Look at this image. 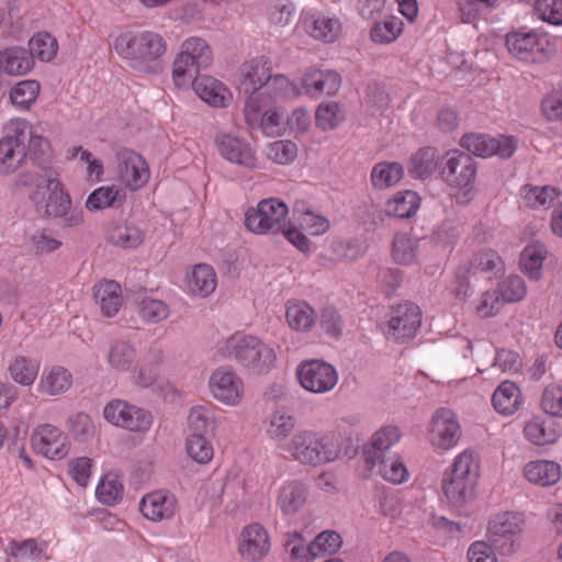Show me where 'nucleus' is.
Here are the masks:
<instances>
[{
  "instance_id": "1",
  "label": "nucleus",
  "mask_w": 562,
  "mask_h": 562,
  "mask_svg": "<svg viewBox=\"0 0 562 562\" xmlns=\"http://www.w3.org/2000/svg\"><path fill=\"white\" fill-rule=\"evenodd\" d=\"M116 53L132 61V67L144 72L159 70V58L166 50L164 38L153 32H126L113 43Z\"/></svg>"
},
{
  "instance_id": "2",
  "label": "nucleus",
  "mask_w": 562,
  "mask_h": 562,
  "mask_svg": "<svg viewBox=\"0 0 562 562\" xmlns=\"http://www.w3.org/2000/svg\"><path fill=\"white\" fill-rule=\"evenodd\" d=\"M43 182L47 191L38 199L40 190L33 195L36 211L43 218H61L63 226L77 227L85 222L83 211L71 207L70 195L64 190L57 173L50 168H43Z\"/></svg>"
},
{
  "instance_id": "3",
  "label": "nucleus",
  "mask_w": 562,
  "mask_h": 562,
  "mask_svg": "<svg viewBox=\"0 0 562 562\" xmlns=\"http://www.w3.org/2000/svg\"><path fill=\"white\" fill-rule=\"evenodd\" d=\"M285 451L300 464L311 467L331 462L339 453L337 446L328 436L307 429L295 432Z\"/></svg>"
},
{
  "instance_id": "4",
  "label": "nucleus",
  "mask_w": 562,
  "mask_h": 562,
  "mask_svg": "<svg viewBox=\"0 0 562 562\" xmlns=\"http://www.w3.org/2000/svg\"><path fill=\"white\" fill-rule=\"evenodd\" d=\"M228 357L256 374L267 373L277 360L272 348L251 335H236L225 342Z\"/></svg>"
},
{
  "instance_id": "5",
  "label": "nucleus",
  "mask_w": 562,
  "mask_h": 562,
  "mask_svg": "<svg viewBox=\"0 0 562 562\" xmlns=\"http://www.w3.org/2000/svg\"><path fill=\"white\" fill-rule=\"evenodd\" d=\"M213 59L212 50L203 38L190 37L182 44V50L173 61L172 78L178 87L189 86L201 70L206 69Z\"/></svg>"
},
{
  "instance_id": "6",
  "label": "nucleus",
  "mask_w": 562,
  "mask_h": 562,
  "mask_svg": "<svg viewBox=\"0 0 562 562\" xmlns=\"http://www.w3.org/2000/svg\"><path fill=\"white\" fill-rule=\"evenodd\" d=\"M288 205L271 198L262 200L245 214L246 227L256 234H277L286 226Z\"/></svg>"
},
{
  "instance_id": "7",
  "label": "nucleus",
  "mask_w": 562,
  "mask_h": 562,
  "mask_svg": "<svg viewBox=\"0 0 562 562\" xmlns=\"http://www.w3.org/2000/svg\"><path fill=\"white\" fill-rule=\"evenodd\" d=\"M25 120L10 121L5 126V134L0 139V173L8 175L18 170L27 159L24 138L26 135Z\"/></svg>"
},
{
  "instance_id": "8",
  "label": "nucleus",
  "mask_w": 562,
  "mask_h": 562,
  "mask_svg": "<svg viewBox=\"0 0 562 562\" xmlns=\"http://www.w3.org/2000/svg\"><path fill=\"white\" fill-rule=\"evenodd\" d=\"M389 316V339L400 344L413 339L422 325L420 308L411 301L393 305Z\"/></svg>"
},
{
  "instance_id": "9",
  "label": "nucleus",
  "mask_w": 562,
  "mask_h": 562,
  "mask_svg": "<svg viewBox=\"0 0 562 562\" xmlns=\"http://www.w3.org/2000/svg\"><path fill=\"white\" fill-rule=\"evenodd\" d=\"M296 374L300 384L308 392L323 394L331 391L338 382L336 369L323 360L303 361Z\"/></svg>"
},
{
  "instance_id": "10",
  "label": "nucleus",
  "mask_w": 562,
  "mask_h": 562,
  "mask_svg": "<svg viewBox=\"0 0 562 562\" xmlns=\"http://www.w3.org/2000/svg\"><path fill=\"white\" fill-rule=\"evenodd\" d=\"M504 269V263L498 254L493 249H483L472 257L471 260L461 265L456 271L457 288L454 293L458 297H465L469 290V274L471 272H484L497 274Z\"/></svg>"
},
{
  "instance_id": "11",
  "label": "nucleus",
  "mask_w": 562,
  "mask_h": 562,
  "mask_svg": "<svg viewBox=\"0 0 562 562\" xmlns=\"http://www.w3.org/2000/svg\"><path fill=\"white\" fill-rule=\"evenodd\" d=\"M520 514L505 512L497 514L488 524V540L503 554L514 551L515 537L522 530Z\"/></svg>"
},
{
  "instance_id": "12",
  "label": "nucleus",
  "mask_w": 562,
  "mask_h": 562,
  "mask_svg": "<svg viewBox=\"0 0 562 562\" xmlns=\"http://www.w3.org/2000/svg\"><path fill=\"white\" fill-rule=\"evenodd\" d=\"M461 146L480 157L497 155L503 159L510 158L516 148L517 140L512 136L491 137L485 134H467L461 138Z\"/></svg>"
},
{
  "instance_id": "13",
  "label": "nucleus",
  "mask_w": 562,
  "mask_h": 562,
  "mask_svg": "<svg viewBox=\"0 0 562 562\" xmlns=\"http://www.w3.org/2000/svg\"><path fill=\"white\" fill-rule=\"evenodd\" d=\"M115 157L119 177L128 189L135 191L148 181V166L138 153L120 147L116 149Z\"/></svg>"
},
{
  "instance_id": "14",
  "label": "nucleus",
  "mask_w": 562,
  "mask_h": 562,
  "mask_svg": "<svg viewBox=\"0 0 562 562\" xmlns=\"http://www.w3.org/2000/svg\"><path fill=\"white\" fill-rule=\"evenodd\" d=\"M214 145L225 160L246 169L257 167L256 153L246 139L227 133H218L214 138Z\"/></svg>"
},
{
  "instance_id": "15",
  "label": "nucleus",
  "mask_w": 562,
  "mask_h": 562,
  "mask_svg": "<svg viewBox=\"0 0 562 562\" xmlns=\"http://www.w3.org/2000/svg\"><path fill=\"white\" fill-rule=\"evenodd\" d=\"M476 170V161L469 153L453 150L448 153L442 178L450 187L468 188L474 182Z\"/></svg>"
},
{
  "instance_id": "16",
  "label": "nucleus",
  "mask_w": 562,
  "mask_h": 562,
  "mask_svg": "<svg viewBox=\"0 0 562 562\" xmlns=\"http://www.w3.org/2000/svg\"><path fill=\"white\" fill-rule=\"evenodd\" d=\"M363 479L380 476L386 479V427L383 426L374 432L371 440L364 445L363 451Z\"/></svg>"
},
{
  "instance_id": "17",
  "label": "nucleus",
  "mask_w": 562,
  "mask_h": 562,
  "mask_svg": "<svg viewBox=\"0 0 562 562\" xmlns=\"http://www.w3.org/2000/svg\"><path fill=\"white\" fill-rule=\"evenodd\" d=\"M430 441L437 448L448 450L457 445L460 439V425L456 415L448 408L436 411L430 423Z\"/></svg>"
},
{
  "instance_id": "18",
  "label": "nucleus",
  "mask_w": 562,
  "mask_h": 562,
  "mask_svg": "<svg viewBox=\"0 0 562 562\" xmlns=\"http://www.w3.org/2000/svg\"><path fill=\"white\" fill-rule=\"evenodd\" d=\"M31 441L37 453L50 460H60L69 452L61 431L49 424L38 426L32 434Z\"/></svg>"
},
{
  "instance_id": "19",
  "label": "nucleus",
  "mask_w": 562,
  "mask_h": 562,
  "mask_svg": "<svg viewBox=\"0 0 562 562\" xmlns=\"http://www.w3.org/2000/svg\"><path fill=\"white\" fill-rule=\"evenodd\" d=\"M213 396L227 405L237 404L244 392L243 381L235 372L227 369L215 370L209 381Z\"/></svg>"
},
{
  "instance_id": "20",
  "label": "nucleus",
  "mask_w": 562,
  "mask_h": 562,
  "mask_svg": "<svg viewBox=\"0 0 562 562\" xmlns=\"http://www.w3.org/2000/svg\"><path fill=\"white\" fill-rule=\"evenodd\" d=\"M271 543L267 530L260 524H250L240 533L238 551L248 561H259L270 551Z\"/></svg>"
},
{
  "instance_id": "21",
  "label": "nucleus",
  "mask_w": 562,
  "mask_h": 562,
  "mask_svg": "<svg viewBox=\"0 0 562 562\" xmlns=\"http://www.w3.org/2000/svg\"><path fill=\"white\" fill-rule=\"evenodd\" d=\"M189 85L201 100L214 108H226L232 101V93L227 87L211 76L199 74Z\"/></svg>"
},
{
  "instance_id": "22",
  "label": "nucleus",
  "mask_w": 562,
  "mask_h": 562,
  "mask_svg": "<svg viewBox=\"0 0 562 562\" xmlns=\"http://www.w3.org/2000/svg\"><path fill=\"white\" fill-rule=\"evenodd\" d=\"M308 498V487L300 480L285 481L277 494V506L284 516L301 512Z\"/></svg>"
},
{
  "instance_id": "23",
  "label": "nucleus",
  "mask_w": 562,
  "mask_h": 562,
  "mask_svg": "<svg viewBox=\"0 0 562 562\" xmlns=\"http://www.w3.org/2000/svg\"><path fill=\"white\" fill-rule=\"evenodd\" d=\"M271 70V61L265 57L244 64L240 69L239 91L256 93L259 89L265 88Z\"/></svg>"
},
{
  "instance_id": "24",
  "label": "nucleus",
  "mask_w": 562,
  "mask_h": 562,
  "mask_svg": "<svg viewBox=\"0 0 562 562\" xmlns=\"http://www.w3.org/2000/svg\"><path fill=\"white\" fill-rule=\"evenodd\" d=\"M302 85L305 92L312 97L331 95L339 90L341 78L333 70L313 69L304 74Z\"/></svg>"
},
{
  "instance_id": "25",
  "label": "nucleus",
  "mask_w": 562,
  "mask_h": 562,
  "mask_svg": "<svg viewBox=\"0 0 562 562\" xmlns=\"http://www.w3.org/2000/svg\"><path fill=\"white\" fill-rule=\"evenodd\" d=\"M35 65L32 52L20 46L7 47L0 50V69L10 76H23Z\"/></svg>"
},
{
  "instance_id": "26",
  "label": "nucleus",
  "mask_w": 562,
  "mask_h": 562,
  "mask_svg": "<svg viewBox=\"0 0 562 562\" xmlns=\"http://www.w3.org/2000/svg\"><path fill=\"white\" fill-rule=\"evenodd\" d=\"M106 240L122 249H135L145 240V232L134 223H115L109 226Z\"/></svg>"
},
{
  "instance_id": "27",
  "label": "nucleus",
  "mask_w": 562,
  "mask_h": 562,
  "mask_svg": "<svg viewBox=\"0 0 562 562\" xmlns=\"http://www.w3.org/2000/svg\"><path fill=\"white\" fill-rule=\"evenodd\" d=\"M126 200L125 189L115 184L93 190L86 200V207L91 212L121 206Z\"/></svg>"
},
{
  "instance_id": "28",
  "label": "nucleus",
  "mask_w": 562,
  "mask_h": 562,
  "mask_svg": "<svg viewBox=\"0 0 562 562\" xmlns=\"http://www.w3.org/2000/svg\"><path fill=\"white\" fill-rule=\"evenodd\" d=\"M476 482L451 473L442 480V491L453 506H463L473 498Z\"/></svg>"
},
{
  "instance_id": "29",
  "label": "nucleus",
  "mask_w": 562,
  "mask_h": 562,
  "mask_svg": "<svg viewBox=\"0 0 562 562\" xmlns=\"http://www.w3.org/2000/svg\"><path fill=\"white\" fill-rule=\"evenodd\" d=\"M524 475L530 483L551 486L561 477L560 465L547 460L531 461L526 464Z\"/></svg>"
},
{
  "instance_id": "30",
  "label": "nucleus",
  "mask_w": 562,
  "mask_h": 562,
  "mask_svg": "<svg viewBox=\"0 0 562 562\" xmlns=\"http://www.w3.org/2000/svg\"><path fill=\"white\" fill-rule=\"evenodd\" d=\"M72 384L71 373L64 367H53L45 371L38 383V390L47 395H59L67 392Z\"/></svg>"
},
{
  "instance_id": "31",
  "label": "nucleus",
  "mask_w": 562,
  "mask_h": 562,
  "mask_svg": "<svg viewBox=\"0 0 562 562\" xmlns=\"http://www.w3.org/2000/svg\"><path fill=\"white\" fill-rule=\"evenodd\" d=\"M95 301L104 316H114L121 306V286L115 281H104L93 288Z\"/></svg>"
},
{
  "instance_id": "32",
  "label": "nucleus",
  "mask_w": 562,
  "mask_h": 562,
  "mask_svg": "<svg viewBox=\"0 0 562 562\" xmlns=\"http://www.w3.org/2000/svg\"><path fill=\"white\" fill-rule=\"evenodd\" d=\"M135 360L136 350L130 341L115 339L110 344L108 363L113 370L125 372L132 368Z\"/></svg>"
},
{
  "instance_id": "33",
  "label": "nucleus",
  "mask_w": 562,
  "mask_h": 562,
  "mask_svg": "<svg viewBox=\"0 0 562 562\" xmlns=\"http://www.w3.org/2000/svg\"><path fill=\"white\" fill-rule=\"evenodd\" d=\"M140 512L150 520H161L172 516L173 499L162 493H153L143 497Z\"/></svg>"
},
{
  "instance_id": "34",
  "label": "nucleus",
  "mask_w": 562,
  "mask_h": 562,
  "mask_svg": "<svg viewBox=\"0 0 562 562\" xmlns=\"http://www.w3.org/2000/svg\"><path fill=\"white\" fill-rule=\"evenodd\" d=\"M438 150L435 147H423L411 158L408 173L413 178L425 179L438 167Z\"/></svg>"
},
{
  "instance_id": "35",
  "label": "nucleus",
  "mask_w": 562,
  "mask_h": 562,
  "mask_svg": "<svg viewBox=\"0 0 562 562\" xmlns=\"http://www.w3.org/2000/svg\"><path fill=\"white\" fill-rule=\"evenodd\" d=\"M492 402L497 412L510 415L520 404V390L514 382L504 381L495 390Z\"/></svg>"
},
{
  "instance_id": "36",
  "label": "nucleus",
  "mask_w": 562,
  "mask_h": 562,
  "mask_svg": "<svg viewBox=\"0 0 562 562\" xmlns=\"http://www.w3.org/2000/svg\"><path fill=\"white\" fill-rule=\"evenodd\" d=\"M40 370L36 360L16 356L9 364L8 371L11 379L22 386H30L34 383Z\"/></svg>"
},
{
  "instance_id": "37",
  "label": "nucleus",
  "mask_w": 562,
  "mask_h": 562,
  "mask_svg": "<svg viewBox=\"0 0 562 562\" xmlns=\"http://www.w3.org/2000/svg\"><path fill=\"white\" fill-rule=\"evenodd\" d=\"M286 321L297 331H308L315 324V311L306 302H289Z\"/></svg>"
},
{
  "instance_id": "38",
  "label": "nucleus",
  "mask_w": 562,
  "mask_h": 562,
  "mask_svg": "<svg viewBox=\"0 0 562 562\" xmlns=\"http://www.w3.org/2000/svg\"><path fill=\"white\" fill-rule=\"evenodd\" d=\"M420 199L412 190H405L396 193L392 200H389V215L396 218H409L416 214L419 209Z\"/></svg>"
},
{
  "instance_id": "39",
  "label": "nucleus",
  "mask_w": 562,
  "mask_h": 562,
  "mask_svg": "<svg viewBox=\"0 0 562 562\" xmlns=\"http://www.w3.org/2000/svg\"><path fill=\"white\" fill-rule=\"evenodd\" d=\"M294 427V417L282 409L274 411L265 420L266 432L273 440H283L288 438Z\"/></svg>"
},
{
  "instance_id": "40",
  "label": "nucleus",
  "mask_w": 562,
  "mask_h": 562,
  "mask_svg": "<svg viewBox=\"0 0 562 562\" xmlns=\"http://www.w3.org/2000/svg\"><path fill=\"white\" fill-rule=\"evenodd\" d=\"M41 90L40 82L36 80H22L12 87L10 91V100L19 110H30L31 105L36 101Z\"/></svg>"
},
{
  "instance_id": "41",
  "label": "nucleus",
  "mask_w": 562,
  "mask_h": 562,
  "mask_svg": "<svg viewBox=\"0 0 562 562\" xmlns=\"http://www.w3.org/2000/svg\"><path fill=\"white\" fill-rule=\"evenodd\" d=\"M189 286L193 293L201 296L211 294L216 286V274L207 265H196L189 279Z\"/></svg>"
},
{
  "instance_id": "42",
  "label": "nucleus",
  "mask_w": 562,
  "mask_h": 562,
  "mask_svg": "<svg viewBox=\"0 0 562 562\" xmlns=\"http://www.w3.org/2000/svg\"><path fill=\"white\" fill-rule=\"evenodd\" d=\"M26 132L24 138V147H26L27 158H30L35 165L43 167L48 158L49 143L48 140L40 135H35L32 132V127L25 120Z\"/></svg>"
},
{
  "instance_id": "43",
  "label": "nucleus",
  "mask_w": 562,
  "mask_h": 562,
  "mask_svg": "<svg viewBox=\"0 0 562 562\" xmlns=\"http://www.w3.org/2000/svg\"><path fill=\"white\" fill-rule=\"evenodd\" d=\"M537 44V35L533 33H514L506 37L508 52L516 58L524 61L531 59V55Z\"/></svg>"
},
{
  "instance_id": "44",
  "label": "nucleus",
  "mask_w": 562,
  "mask_h": 562,
  "mask_svg": "<svg viewBox=\"0 0 562 562\" xmlns=\"http://www.w3.org/2000/svg\"><path fill=\"white\" fill-rule=\"evenodd\" d=\"M548 251L542 244L527 246L520 255V266L533 280H539L543 260Z\"/></svg>"
},
{
  "instance_id": "45",
  "label": "nucleus",
  "mask_w": 562,
  "mask_h": 562,
  "mask_svg": "<svg viewBox=\"0 0 562 562\" xmlns=\"http://www.w3.org/2000/svg\"><path fill=\"white\" fill-rule=\"evenodd\" d=\"M189 436H207L214 428L213 413L204 406H195L191 408L188 416Z\"/></svg>"
},
{
  "instance_id": "46",
  "label": "nucleus",
  "mask_w": 562,
  "mask_h": 562,
  "mask_svg": "<svg viewBox=\"0 0 562 562\" xmlns=\"http://www.w3.org/2000/svg\"><path fill=\"white\" fill-rule=\"evenodd\" d=\"M315 120L319 128L330 131L336 128L345 120V115L337 102L327 101L318 105Z\"/></svg>"
},
{
  "instance_id": "47",
  "label": "nucleus",
  "mask_w": 562,
  "mask_h": 562,
  "mask_svg": "<svg viewBox=\"0 0 562 562\" xmlns=\"http://www.w3.org/2000/svg\"><path fill=\"white\" fill-rule=\"evenodd\" d=\"M29 52H32V57H37L42 61L52 60L58 49V43L55 37L48 33H38L34 35L29 42Z\"/></svg>"
},
{
  "instance_id": "48",
  "label": "nucleus",
  "mask_w": 562,
  "mask_h": 562,
  "mask_svg": "<svg viewBox=\"0 0 562 562\" xmlns=\"http://www.w3.org/2000/svg\"><path fill=\"white\" fill-rule=\"evenodd\" d=\"M331 249L340 259L353 261L361 258L368 250L366 239L355 237L347 240H336Z\"/></svg>"
},
{
  "instance_id": "49",
  "label": "nucleus",
  "mask_w": 562,
  "mask_h": 562,
  "mask_svg": "<svg viewBox=\"0 0 562 562\" xmlns=\"http://www.w3.org/2000/svg\"><path fill=\"white\" fill-rule=\"evenodd\" d=\"M342 540L336 531H323L310 542V552L314 557L333 554L339 550Z\"/></svg>"
},
{
  "instance_id": "50",
  "label": "nucleus",
  "mask_w": 562,
  "mask_h": 562,
  "mask_svg": "<svg viewBox=\"0 0 562 562\" xmlns=\"http://www.w3.org/2000/svg\"><path fill=\"white\" fill-rule=\"evenodd\" d=\"M416 257V245L407 234H395L392 243V258L398 265H409Z\"/></svg>"
},
{
  "instance_id": "51",
  "label": "nucleus",
  "mask_w": 562,
  "mask_h": 562,
  "mask_svg": "<svg viewBox=\"0 0 562 562\" xmlns=\"http://www.w3.org/2000/svg\"><path fill=\"white\" fill-rule=\"evenodd\" d=\"M341 32L339 20L321 16L314 20L310 34L316 38L327 43H331L338 38Z\"/></svg>"
},
{
  "instance_id": "52",
  "label": "nucleus",
  "mask_w": 562,
  "mask_h": 562,
  "mask_svg": "<svg viewBox=\"0 0 562 562\" xmlns=\"http://www.w3.org/2000/svg\"><path fill=\"white\" fill-rule=\"evenodd\" d=\"M97 498L105 505L116 504L123 495V485L114 476L105 475L95 488Z\"/></svg>"
},
{
  "instance_id": "53",
  "label": "nucleus",
  "mask_w": 562,
  "mask_h": 562,
  "mask_svg": "<svg viewBox=\"0 0 562 562\" xmlns=\"http://www.w3.org/2000/svg\"><path fill=\"white\" fill-rule=\"evenodd\" d=\"M207 436H189L186 442L188 456L200 464H206L213 457V447Z\"/></svg>"
},
{
  "instance_id": "54",
  "label": "nucleus",
  "mask_w": 562,
  "mask_h": 562,
  "mask_svg": "<svg viewBox=\"0 0 562 562\" xmlns=\"http://www.w3.org/2000/svg\"><path fill=\"white\" fill-rule=\"evenodd\" d=\"M450 473L457 476L465 477L469 481L477 482L479 461L473 452L465 450L460 453L456 458Z\"/></svg>"
},
{
  "instance_id": "55",
  "label": "nucleus",
  "mask_w": 562,
  "mask_h": 562,
  "mask_svg": "<svg viewBox=\"0 0 562 562\" xmlns=\"http://www.w3.org/2000/svg\"><path fill=\"white\" fill-rule=\"evenodd\" d=\"M69 431L77 441H88L92 439L95 432L94 424L91 417L86 413H77L69 417Z\"/></svg>"
},
{
  "instance_id": "56",
  "label": "nucleus",
  "mask_w": 562,
  "mask_h": 562,
  "mask_svg": "<svg viewBox=\"0 0 562 562\" xmlns=\"http://www.w3.org/2000/svg\"><path fill=\"white\" fill-rule=\"evenodd\" d=\"M267 157L279 165H289L297 157V146L291 140H277L267 148Z\"/></svg>"
},
{
  "instance_id": "57",
  "label": "nucleus",
  "mask_w": 562,
  "mask_h": 562,
  "mask_svg": "<svg viewBox=\"0 0 562 562\" xmlns=\"http://www.w3.org/2000/svg\"><path fill=\"white\" fill-rule=\"evenodd\" d=\"M524 198L528 205L532 207L546 206L555 200L559 195V191L554 187H524Z\"/></svg>"
},
{
  "instance_id": "58",
  "label": "nucleus",
  "mask_w": 562,
  "mask_h": 562,
  "mask_svg": "<svg viewBox=\"0 0 562 562\" xmlns=\"http://www.w3.org/2000/svg\"><path fill=\"white\" fill-rule=\"evenodd\" d=\"M498 292L504 302H518L527 293L526 283L519 276H509L498 285Z\"/></svg>"
},
{
  "instance_id": "59",
  "label": "nucleus",
  "mask_w": 562,
  "mask_h": 562,
  "mask_svg": "<svg viewBox=\"0 0 562 562\" xmlns=\"http://www.w3.org/2000/svg\"><path fill=\"white\" fill-rule=\"evenodd\" d=\"M542 411L553 417H562V386L550 384L546 386L541 397Z\"/></svg>"
},
{
  "instance_id": "60",
  "label": "nucleus",
  "mask_w": 562,
  "mask_h": 562,
  "mask_svg": "<svg viewBox=\"0 0 562 562\" xmlns=\"http://www.w3.org/2000/svg\"><path fill=\"white\" fill-rule=\"evenodd\" d=\"M139 316L149 323H159L169 315L168 306L158 300L144 299L138 305Z\"/></svg>"
},
{
  "instance_id": "61",
  "label": "nucleus",
  "mask_w": 562,
  "mask_h": 562,
  "mask_svg": "<svg viewBox=\"0 0 562 562\" xmlns=\"http://www.w3.org/2000/svg\"><path fill=\"white\" fill-rule=\"evenodd\" d=\"M535 11L542 21L562 24V0H536Z\"/></svg>"
},
{
  "instance_id": "62",
  "label": "nucleus",
  "mask_w": 562,
  "mask_h": 562,
  "mask_svg": "<svg viewBox=\"0 0 562 562\" xmlns=\"http://www.w3.org/2000/svg\"><path fill=\"white\" fill-rule=\"evenodd\" d=\"M285 549L290 553L291 562H311L315 557L310 552L302 536L297 532L289 533Z\"/></svg>"
},
{
  "instance_id": "63",
  "label": "nucleus",
  "mask_w": 562,
  "mask_h": 562,
  "mask_svg": "<svg viewBox=\"0 0 562 562\" xmlns=\"http://www.w3.org/2000/svg\"><path fill=\"white\" fill-rule=\"evenodd\" d=\"M127 418L122 423V428L130 431L144 432L148 430L153 424V416L149 412L134 405L130 408Z\"/></svg>"
},
{
  "instance_id": "64",
  "label": "nucleus",
  "mask_w": 562,
  "mask_h": 562,
  "mask_svg": "<svg viewBox=\"0 0 562 562\" xmlns=\"http://www.w3.org/2000/svg\"><path fill=\"white\" fill-rule=\"evenodd\" d=\"M10 554L23 560H40L43 548L38 546L36 539H26L21 542L12 540L9 546Z\"/></svg>"
}]
</instances>
